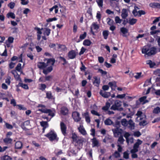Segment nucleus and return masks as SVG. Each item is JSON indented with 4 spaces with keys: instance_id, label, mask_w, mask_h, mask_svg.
Here are the masks:
<instances>
[{
    "instance_id": "c85d7f7f",
    "label": "nucleus",
    "mask_w": 160,
    "mask_h": 160,
    "mask_svg": "<svg viewBox=\"0 0 160 160\" xmlns=\"http://www.w3.org/2000/svg\"><path fill=\"white\" fill-rule=\"evenodd\" d=\"M7 17L8 18H11L12 19H14L15 18V15L13 12H9L7 14Z\"/></svg>"
},
{
    "instance_id": "0e129e2a",
    "label": "nucleus",
    "mask_w": 160,
    "mask_h": 160,
    "mask_svg": "<svg viewBox=\"0 0 160 160\" xmlns=\"http://www.w3.org/2000/svg\"><path fill=\"white\" fill-rule=\"evenodd\" d=\"M130 134L128 132H126L125 133L124 135V136L125 138L126 141H127L128 139V138L130 136Z\"/></svg>"
},
{
    "instance_id": "6e6d98bb",
    "label": "nucleus",
    "mask_w": 160,
    "mask_h": 160,
    "mask_svg": "<svg viewBox=\"0 0 160 160\" xmlns=\"http://www.w3.org/2000/svg\"><path fill=\"white\" fill-rule=\"evenodd\" d=\"M14 38L12 37H9L8 39V43H12L13 42Z\"/></svg>"
},
{
    "instance_id": "f257e3e1",
    "label": "nucleus",
    "mask_w": 160,
    "mask_h": 160,
    "mask_svg": "<svg viewBox=\"0 0 160 160\" xmlns=\"http://www.w3.org/2000/svg\"><path fill=\"white\" fill-rule=\"evenodd\" d=\"M121 124L123 126L127 127L131 130L134 129L135 123L132 119L127 121L126 119H122Z\"/></svg>"
},
{
    "instance_id": "4468645a",
    "label": "nucleus",
    "mask_w": 160,
    "mask_h": 160,
    "mask_svg": "<svg viewBox=\"0 0 160 160\" xmlns=\"http://www.w3.org/2000/svg\"><path fill=\"white\" fill-rule=\"evenodd\" d=\"M55 62V60L54 59L51 58L48 59L47 62L46 64V67L48 66H52Z\"/></svg>"
},
{
    "instance_id": "423d86ee",
    "label": "nucleus",
    "mask_w": 160,
    "mask_h": 160,
    "mask_svg": "<svg viewBox=\"0 0 160 160\" xmlns=\"http://www.w3.org/2000/svg\"><path fill=\"white\" fill-rule=\"evenodd\" d=\"M38 110L42 112L48 113V115L51 116L52 118L54 117L55 115V111L54 110H51L42 108L39 109Z\"/></svg>"
},
{
    "instance_id": "69168bd1",
    "label": "nucleus",
    "mask_w": 160,
    "mask_h": 160,
    "mask_svg": "<svg viewBox=\"0 0 160 160\" xmlns=\"http://www.w3.org/2000/svg\"><path fill=\"white\" fill-rule=\"evenodd\" d=\"M10 104L12 105L14 107L16 106V102L15 100L14 99H12L11 100Z\"/></svg>"
},
{
    "instance_id": "7ed1b4c3",
    "label": "nucleus",
    "mask_w": 160,
    "mask_h": 160,
    "mask_svg": "<svg viewBox=\"0 0 160 160\" xmlns=\"http://www.w3.org/2000/svg\"><path fill=\"white\" fill-rule=\"evenodd\" d=\"M156 52V49L154 48H151L149 49L148 47H144L142 50V53L146 54L148 56L154 54Z\"/></svg>"
},
{
    "instance_id": "052dcab7",
    "label": "nucleus",
    "mask_w": 160,
    "mask_h": 160,
    "mask_svg": "<svg viewBox=\"0 0 160 160\" xmlns=\"http://www.w3.org/2000/svg\"><path fill=\"white\" fill-rule=\"evenodd\" d=\"M118 141L121 144H122L123 143V142L124 141V139L122 136H120L119 137Z\"/></svg>"
},
{
    "instance_id": "ddd939ff",
    "label": "nucleus",
    "mask_w": 160,
    "mask_h": 160,
    "mask_svg": "<svg viewBox=\"0 0 160 160\" xmlns=\"http://www.w3.org/2000/svg\"><path fill=\"white\" fill-rule=\"evenodd\" d=\"M93 78L94 79L93 82V84L96 86L98 87L100 83V78L97 76H94Z\"/></svg>"
},
{
    "instance_id": "e2e57ef3",
    "label": "nucleus",
    "mask_w": 160,
    "mask_h": 160,
    "mask_svg": "<svg viewBox=\"0 0 160 160\" xmlns=\"http://www.w3.org/2000/svg\"><path fill=\"white\" fill-rule=\"evenodd\" d=\"M133 135L135 137H139L141 135V134L140 132L136 131L134 132Z\"/></svg>"
},
{
    "instance_id": "393cba45",
    "label": "nucleus",
    "mask_w": 160,
    "mask_h": 160,
    "mask_svg": "<svg viewBox=\"0 0 160 160\" xmlns=\"http://www.w3.org/2000/svg\"><path fill=\"white\" fill-rule=\"evenodd\" d=\"M68 110L67 108L65 107H63L61 108V112L63 115H66L68 112Z\"/></svg>"
},
{
    "instance_id": "6ab92c4d",
    "label": "nucleus",
    "mask_w": 160,
    "mask_h": 160,
    "mask_svg": "<svg viewBox=\"0 0 160 160\" xmlns=\"http://www.w3.org/2000/svg\"><path fill=\"white\" fill-rule=\"evenodd\" d=\"M22 147V143L20 141H17L15 143V148L16 149H20Z\"/></svg>"
},
{
    "instance_id": "680f3d73",
    "label": "nucleus",
    "mask_w": 160,
    "mask_h": 160,
    "mask_svg": "<svg viewBox=\"0 0 160 160\" xmlns=\"http://www.w3.org/2000/svg\"><path fill=\"white\" fill-rule=\"evenodd\" d=\"M128 144L129 143H132L133 142V138L132 137L128 138L127 141H126Z\"/></svg>"
},
{
    "instance_id": "9d476101",
    "label": "nucleus",
    "mask_w": 160,
    "mask_h": 160,
    "mask_svg": "<svg viewBox=\"0 0 160 160\" xmlns=\"http://www.w3.org/2000/svg\"><path fill=\"white\" fill-rule=\"evenodd\" d=\"M60 128L62 134L65 136L66 134L67 127L65 124L63 122L60 123Z\"/></svg>"
},
{
    "instance_id": "c756f323",
    "label": "nucleus",
    "mask_w": 160,
    "mask_h": 160,
    "mask_svg": "<svg viewBox=\"0 0 160 160\" xmlns=\"http://www.w3.org/2000/svg\"><path fill=\"white\" fill-rule=\"evenodd\" d=\"M113 123L112 121L110 119L108 118L104 121V124L107 125H110Z\"/></svg>"
},
{
    "instance_id": "c03bdc74",
    "label": "nucleus",
    "mask_w": 160,
    "mask_h": 160,
    "mask_svg": "<svg viewBox=\"0 0 160 160\" xmlns=\"http://www.w3.org/2000/svg\"><path fill=\"white\" fill-rule=\"evenodd\" d=\"M128 152V151H127L123 153V158L126 159L129 158V153Z\"/></svg>"
},
{
    "instance_id": "603ef678",
    "label": "nucleus",
    "mask_w": 160,
    "mask_h": 160,
    "mask_svg": "<svg viewBox=\"0 0 160 160\" xmlns=\"http://www.w3.org/2000/svg\"><path fill=\"white\" fill-rule=\"evenodd\" d=\"M40 89L42 91L44 90L46 88V85L44 84H39Z\"/></svg>"
},
{
    "instance_id": "8fccbe9b",
    "label": "nucleus",
    "mask_w": 160,
    "mask_h": 160,
    "mask_svg": "<svg viewBox=\"0 0 160 160\" xmlns=\"http://www.w3.org/2000/svg\"><path fill=\"white\" fill-rule=\"evenodd\" d=\"M15 4L13 2H11L8 4V6L11 9H13L15 7Z\"/></svg>"
},
{
    "instance_id": "a18cd8bd",
    "label": "nucleus",
    "mask_w": 160,
    "mask_h": 160,
    "mask_svg": "<svg viewBox=\"0 0 160 160\" xmlns=\"http://www.w3.org/2000/svg\"><path fill=\"white\" fill-rule=\"evenodd\" d=\"M86 36L87 33L86 32H84L83 34L80 35L79 38L81 40H83L86 38Z\"/></svg>"
},
{
    "instance_id": "1a4fd4ad",
    "label": "nucleus",
    "mask_w": 160,
    "mask_h": 160,
    "mask_svg": "<svg viewBox=\"0 0 160 160\" xmlns=\"http://www.w3.org/2000/svg\"><path fill=\"white\" fill-rule=\"evenodd\" d=\"M92 148L98 147L100 146L99 141L96 138L94 137L91 139Z\"/></svg>"
},
{
    "instance_id": "c9c22d12",
    "label": "nucleus",
    "mask_w": 160,
    "mask_h": 160,
    "mask_svg": "<svg viewBox=\"0 0 160 160\" xmlns=\"http://www.w3.org/2000/svg\"><path fill=\"white\" fill-rule=\"evenodd\" d=\"M145 118H145L142 119L141 120H140L139 124L140 126H145L147 124V123L145 120Z\"/></svg>"
},
{
    "instance_id": "2f4dec72",
    "label": "nucleus",
    "mask_w": 160,
    "mask_h": 160,
    "mask_svg": "<svg viewBox=\"0 0 160 160\" xmlns=\"http://www.w3.org/2000/svg\"><path fill=\"white\" fill-rule=\"evenodd\" d=\"M51 30L47 28H46L44 29V31L43 32V34L44 35H47L48 36L50 33Z\"/></svg>"
},
{
    "instance_id": "412c9836",
    "label": "nucleus",
    "mask_w": 160,
    "mask_h": 160,
    "mask_svg": "<svg viewBox=\"0 0 160 160\" xmlns=\"http://www.w3.org/2000/svg\"><path fill=\"white\" fill-rule=\"evenodd\" d=\"M41 125L43 127V132H44L45 129L48 127V125L47 122L46 121H42L40 122Z\"/></svg>"
},
{
    "instance_id": "f03ea898",
    "label": "nucleus",
    "mask_w": 160,
    "mask_h": 160,
    "mask_svg": "<svg viewBox=\"0 0 160 160\" xmlns=\"http://www.w3.org/2000/svg\"><path fill=\"white\" fill-rule=\"evenodd\" d=\"M45 136L51 141H57L58 140L56 133L53 130H51L49 132L45 135Z\"/></svg>"
},
{
    "instance_id": "f3484780",
    "label": "nucleus",
    "mask_w": 160,
    "mask_h": 160,
    "mask_svg": "<svg viewBox=\"0 0 160 160\" xmlns=\"http://www.w3.org/2000/svg\"><path fill=\"white\" fill-rule=\"evenodd\" d=\"M78 129L80 133L83 135H85L87 134V132L83 127L82 125H80L78 128Z\"/></svg>"
},
{
    "instance_id": "39448f33",
    "label": "nucleus",
    "mask_w": 160,
    "mask_h": 160,
    "mask_svg": "<svg viewBox=\"0 0 160 160\" xmlns=\"http://www.w3.org/2000/svg\"><path fill=\"white\" fill-rule=\"evenodd\" d=\"M142 143V141L138 139L137 142L134 144L133 148L131 150V153L136 152L138 151V148L139 146Z\"/></svg>"
},
{
    "instance_id": "0eeeda50",
    "label": "nucleus",
    "mask_w": 160,
    "mask_h": 160,
    "mask_svg": "<svg viewBox=\"0 0 160 160\" xmlns=\"http://www.w3.org/2000/svg\"><path fill=\"white\" fill-rule=\"evenodd\" d=\"M83 140L81 138H80L72 143L74 144L75 146L77 147L78 149H80L82 148L83 146Z\"/></svg>"
},
{
    "instance_id": "7c9ffc66",
    "label": "nucleus",
    "mask_w": 160,
    "mask_h": 160,
    "mask_svg": "<svg viewBox=\"0 0 160 160\" xmlns=\"http://www.w3.org/2000/svg\"><path fill=\"white\" fill-rule=\"evenodd\" d=\"M110 106V104L109 102H107L106 103L105 106L103 107L102 109L104 111H107L108 110Z\"/></svg>"
},
{
    "instance_id": "9b49d317",
    "label": "nucleus",
    "mask_w": 160,
    "mask_h": 160,
    "mask_svg": "<svg viewBox=\"0 0 160 160\" xmlns=\"http://www.w3.org/2000/svg\"><path fill=\"white\" fill-rule=\"evenodd\" d=\"M99 93L102 97L107 98L110 96L111 93L108 92H106L105 91L101 90L99 92Z\"/></svg>"
},
{
    "instance_id": "a878e982",
    "label": "nucleus",
    "mask_w": 160,
    "mask_h": 160,
    "mask_svg": "<svg viewBox=\"0 0 160 160\" xmlns=\"http://www.w3.org/2000/svg\"><path fill=\"white\" fill-rule=\"evenodd\" d=\"M147 97L144 96L140 98H139V101L141 102H142L143 104H144L148 102L149 101L146 100Z\"/></svg>"
},
{
    "instance_id": "5701e85b",
    "label": "nucleus",
    "mask_w": 160,
    "mask_h": 160,
    "mask_svg": "<svg viewBox=\"0 0 160 160\" xmlns=\"http://www.w3.org/2000/svg\"><path fill=\"white\" fill-rule=\"evenodd\" d=\"M71 138L72 140V142H73L81 138L77 136V135L75 133H72L71 134Z\"/></svg>"
},
{
    "instance_id": "ea45409f",
    "label": "nucleus",
    "mask_w": 160,
    "mask_h": 160,
    "mask_svg": "<svg viewBox=\"0 0 160 160\" xmlns=\"http://www.w3.org/2000/svg\"><path fill=\"white\" fill-rule=\"evenodd\" d=\"M142 73L141 72H137L136 73L135 75L134 76V77L136 79H139L142 77Z\"/></svg>"
},
{
    "instance_id": "13d9d810",
    "label": "nucleus",
    "mask_w": 160,
    "mask_h": 160,
    "mask_svg": "<svg viewBox=\"0 0 160 160\" xmlns=\"http://www.w3.org/2000/svg\"><path fill=\"white\" fill-rule=\"evenodd\" d=\"M91 112L92 114L93 115H95L97 116H100V114H99L97 111L94 110H92L91 111Z\"/></svg>"
},
{
    "instance_id": "79ce46f5",
    "label": "nucleus",
    "mask_w": 160,
    "mask_h": 160,
    "mask_svg": "<svg viewBox=\"0 0 160 160\" xmlns=\"http://www.w3.org/2000/svg\"><path fill=\"white\" fill-rule=\"evenodd\" d=\"M1 160H12V158L7 155H5L2 156L1 158Z\"/></svg>"
},
{
    "instance_id": "5fc2aeb1",
    "label": "nucleus",
    "mask_w": 160,
    "mask_h": 160,
    "mask_svg": "<svg viewBox=\"0 0 160 160\" xmlns=\"http://www.w3.org/2000/svg\"><path fill=\"white\" fill-rule=\"evenodd\" d=\"M160 32V31L159 30H155L151 31L150 32V34L151 35H153L155 34H157L158 33H159Z\"/></svg>"
},
{
    "instance_id": "864d4df0",
    "label": "nucleus",
    "mask_w": 160,
    "mask_h": 160,
    "mask_svg": "<svg viewBox=\"0 0 160 160\" xmlns=\"http://www.w3.org/2000/svg\"><path fill=\"white\" fill-rule=\"evenodd\" d=\"M16 70L18 72H20L21 69V64L20 63H18L15 68Z\"/></svg>"
},
{
    "instance_id": "dca6fc26",
    "label": "nucleus",
    "mask_w": 160,
    "mask_h": 160,
    "mask_svg": "<svg viewBox=\"0 0 160 160\" xmlns=\"http://www.w3.org/2000/svg\"><path fill=\"white\" fill-rule=\"evenodd\" d=\"M149 6L150 7L153 8H157L160 9V3L158 2H151L150 3Z\"/></svg>"
},
{
    "instance_id": "bf43d9fd",
    "label": "nucleus",
    "mask_w": 160,
    "mask_h": 160,
    "mask_svg": "<svg viewBox=\"0 0 160 160\" xmlns=\"http://www.w3.org/2000/svg\"><path fill=\"white\" fill-rule=\"evenodd\" d=\"M101 15L99 12L98 11L97 13L96 18L98 21H100L101 18Z\"/></svg>"
},
{
    "instance_id": "f8f14e48",
    "label": "nucleus",
    "mask_w": 160,
    "mask_h": 160,
    "mask_svg": "<svg viewBox=\"0 0 160 160\" xmlns=\"http://www.w3.org/2000/svg\"><path fill=\"white\" fill-rule=\"evenodd\" d=\"M136 115L138 116L137 118H139L140 120L146 118V116L142 112L140 111H138Z\"/></svg>"
},
{
    "instance_id": "4be33fe9",
    "label": "nucleus",
    "mask_w": 160,
    "mask_h": 160,
    "mask_svg": "<svg viewBox=\"0 0 160 160\" xmlns=\"http://www.w3.org/2000/svg\"><path fill=\"white\" fill-rule=\"evenodd\" d=\"M121 16L122 18L125 19L128 16V13L126 9H123L122 12Z\"/></svg>"
},
{
    "instance_id": "37998d69",
    "label": "nucleus",
    "mask_w": 160,
    "mask_h": 160,
    "mask_svg": "<svg viewBox=\"0 0 160 160\" xmlns=\"http://www.w3.org/2000/svg\"><path fill=\"white\" fill-rule=\"evenodd\" d=\"M106 21L108 24L110 26L112 25L114 22L110 18H107L106 19Z\"/></svg>"
},
{
    "instance_id": "774afa93",
    "label": "nucleus",
    "mask_w": 160,
    "mask_h": 160,
    "mask_svg": "<svg viewBox=\"0 0 160 160\" xmlns=\"http://www.w3.org/2000/svg\"><path fill=\"white\" fill-rule=\"evenodd\" d=\"M11 78L10 77H9L7 78H6L5 80V82L8 84V85H9L10 84L11 81L10 79Z\"/></svg>"
},
{
    "instance_id": "09e8293b",
    "label": "nucleus",
    "mask_w": 160,
    "mask_h": 160,
    "mask_svg": "<svg viewBox=\"0 0 160 160\" xmlns=\"http://www.w3.org/2000/svg\"><path fill=\"white\" fill-rule=\"evenodd\" d=\"M120 31L124 34L127 33L128 32V29L125 28H122L120 29Z\"/></svg>"
},
{
    "instance_id": "49530a36",
    "label": "nucleus",
    "mask_w": 160,
    "mask_h": 160,
    "mask_svg": "<svg viewBox=\"0 0 160 160\" xmlns=\"http://www.w3.org/2000/svg\"><path fill=\"white\" fill-rule=\"evenodd\" d=\"M151 84V80H147L144 84V86H147L150 85Z\"/></svg>"
},
{
    "instance_id": "4c0bfd02",
    "label": "nucleus",
    "mask_w": 160,
    "mask_h": 160,
    "mask_svg": "<svg viewBox=\"0 0 160 160\" xmlns=\"http://www.w3.org/2000/svg\"><path fill=\"white\" fill-rule=\"evenodd\" d=\"M147 64L149 65L150 67L151 68L153 67L155 65V63L152 62L151 60L147 61Z\"/></svg>"
},
{
    "instance_id": "de8ad7c7",
    "label": "nucleus",
    "mask_w": 160,
    "mask_h": 160,
    "mask_svg": "<svg viewBox=\"0 0 160 160\" xmlns=\"http://www.w3.org/2000/svg\"><path fill=\"white\" fill-rule=\"evenodd\" d=\"M115 20L116 23H120L121 22V20L118 16H116L115 18Z\"/></svg>"
},
{
    "instance_id": "4d7b16f0",
    "label": "nucleus",
    "mask_w": 160,
    "mask_h": 160,
    "mask_svg": "<svg viewBox=\"0 0 160 160\" xmlns=\"http://www.w3.org/2000/svg\"><path fill=\"white\" fill-rule=\"evenodd\" d=\"M160 112V108L159 107H157L154 109L153 112L155 113H158Z\"/></svg>"
},
{
    "instance_id": "338daca9",
    "label": "nucleus",
    "mask_w": 160,
    "mask_h": 160,
    "mask_svg": "<svg viewBox=\"0 0 160 160\" xmlns=\"http://www.w3.org/2000/svg\"><path fill=\"white\" fill-rule=\"evenodd\" d=\"M81 63L82 64V67L80 68V70L82 71H84L86 70V68L83 65L82 62H81Z\"/></svg>"
},
{
    "instance_id": "473e14b6",
    "label": "nucleus",
    "mask_w": 160,
    "mask_h": 160,
    "mask_svg": "<svg viewBox=\"0 0 160 160\" xmlns=\"http://www.w3.org/2000/svg\"><path fill=\"white\" fill-rule=\"evenodd\" d=\"M108 85L111 88L112 90H114L113 89V88H115L116 87V83L115 82H110L108 83Z\"/></svg>"
},
{
    "instance_id": "e433bc0d",
    "label": "nucleus",
    "mask_w": 160,
    "mask_h": 160,
    "mask_svg": "<svg viewBox=\"0 0 160 160\" xmlns=\"http://www.w3.org/2000/svg\"><path fill=\"white\" fill-rule=\"evenodd\" d=\"M12 141V139L8 138H5L3 139V141L5 143H11Z\"/></svg>"
},
{
    "instance_id": "6e6552de",
    "label": "nucleus",
    "mask_w": 160,
    "mask_h": 160,
    "mask_svg": "<svg viewBox=\"0 0 160 160\" xmlns=\"http://www.w3.org/2000/svg\"><path fill=\"white\" fill-rule=\"evenodd\" d=\"M72 116L74 121L76 122L79 121L81 119V118L80 117L79 113L77 112H73Z\"/></svg>"
},
{
    "instance_id": "3c124183",
    "label": "nucleus",
    "mask_w": 160,
    "mask_h": 160,
    "mask_svg": "<svg viewBox=\"0 0 160 160\" xmlns=\"http://www.w3.org/2000/svg\"><path fill=\"white\" fill-rule=\"evenodd\" d=\"M113 156L116 158H118L120 157V154L119 152L115 151L113 154Z\"/></svg>"
},
{
    "instance_id": "58836bf2",
    "label": "nucleus",
    "mask_w": 160,
    "mask_h": 160,
    "mask_svg": "<svg viewBox=\"0 0 160 160\" xmlns=\"http://www.w3.org/2000/svg\"><path fill=\"white\" fill-rule=\"evenodd\" d=\"M83 44L85 46H89L91 44V42L89 40L86 39L83 41Z\"/></svg>"
},
{
    "instance_id": "cd10ccee",
    "label": "nucleus",
    "mask_w": 160,
    "mask_h": 160,
    "mask_svg": "<svg viewBox=\"0 0 160 160\" xmlns=\"http://www.w3.org/2000/svg\"><path fill=\"white\" fill-rule=\"evenodd\" d=\"M29 124V122L28 121H27L21 124V126L22 128L23 129H25L26 128L25 127L28 126Z\"/></svg>"
},
{
    "instance_id": "a19ab883",
    "label": "nucleus",
    "mask_w": 160,
    "mask_h": 160,
    "mask_svg": "<svg viewBox=\"0 0 160 160\" xmlns=\"http://www.w3.org/2000/svg\"><path fill=\"white\" fill-rule=\"evenodd\" d=\"M137 20L136 19L132 18L130 19L128 21V22L131 25H133L137 22Z\"/></svg>"
},
{
    "instance_id": "2eb2a0df",
    "label": "nucleus",
    "mask_w": 160,
    "mask_h": 160,
    "mask_svg": "<svg viewBox=\"0 0 160 160\" xmlns=\"http://www.w3.org/2000/svg\"><path fill=\"white\" fill-rule=\"evenodd\" d=\"M76 56V54L74 50H71L68 53V57L70 59L74 58Z\"/></svg>"
},
{
    "instance_id": "f704fd0d",
    "label": "nucleus",
    "mask_w": 160,
    "mask_h": 160,
    "mask_svg": "<svg viewBox=\"0 0 160 160\" xmlns=\"http://www.w3.org/2000/svg\"><path fill=\"white\" fill-rule=\"evenodd\" d=\"M96 2L100 8H102L103 6V0H96Z\"/></svg>"
},
{
    "instance_id": "72a5a7b5",
    "label": "nucleus",
    "mask_w": 160,
    "mask_h": 160,
    "mask_svg": "<svg viewBox=\"0 0 160 160\" xmlns=\"http://www.w3.org/2000/svg\"><path fill=\"white\" fill-rule=\"evenodd\" d=\"M109 35V32L107 30H105L102 32V35L104 37V39H107Z\"/></svg>"
},
{
    "instance_id": "a211bd4d",
    "label": "nucleus",
    "mask_w": 160,
    "mask_h": 160,
    "mask_svg": "<svg viewBox=\"0 0 160 160\" xmlns=\"http://www.w3.org/2000/svg\"><path fill=\"white\" fill-rule=\"evenodd\" d=\"M57 45L58 46V49L59 51H65L67 50V48L65 45L58 43H57Z\"/></svg>"
},
{
    "instance_id": "bb28decb",
    "label": "nucleus",
    "mask_w": 160,
    "mask_h": 160,
    "mask_svg": "<svg viewBox=\"0 0 160 160\" xmlns=\"http://www.w3.org/2000/svg\"><path fill=\"white\" fill-rule=\"evenodd\" d=\"M84 116H85V118L86 121L88 123H89L90 122V118L89 116L88 113L87 112L84 113Z\"/></svg>"
},
{
    "instance_id": "aec40b11",
    "label": "nucleus",
    "mask_w": 160,
    "mask_h": 160,
    "mask_svg": "<svg viewBox=\"0 0 160 160\" xmlns=\"http://www.w3.org/2000/svg\"><path fill=\"white\" fill-rule=\"evenodd\" d=\"M114 136L115 137H117L120 136L121 135V132L118 129H116L113 130Z\"/></svg>"
},
{
    "instance_id": "20e7f679",
    "label": "nucleus",
    "mask_w": 160,
    "mask_h": 160,
    "mask_svg": "<svg viewBox=\"0 0 160 160\" xmlns=\"http://www.w3.org/2000/svg\"><path fill=\"white\" fill-rule=\"evenodd\" d=\"M121 102L118 100H117L114 102V104L111 107L110 109L113 110L122 111L123 108H120L122 106Z\"/></svg>"
},
{
    "instance_id": "b1692460",
    "label": "nucleus",
    "mask_w": 160,
    "mask_h": 160,
    "mask_svg": "<svg viewBox=\"0 0 160 160\" xmlns=\"http://www.w3.org/2000/svg\"><path fill=\"white\" fill-rule=\"evenodd\" d=\"M38 67L40 69H44L46 68V64L43 62H39L37 64Z\"/></svg>"
}]
</instances>
